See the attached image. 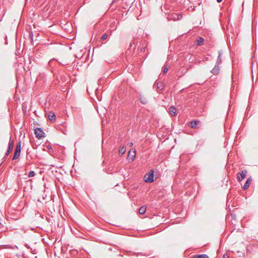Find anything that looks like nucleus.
Segmentation results:
<instances>
[{"instance_id": "obj_1", "label": "nucleus", "mask_w": 258, "mask_h": 258, "mask_svg": "<svg viewBox=\"0 0 258 258\" xmlns=\"http://www.w3.org/2000/svg\"><path fill=\"white\" fill-rule=\"evenodd\" d=\"M182 17L181 14H177L176 13H169L167 15V19L169 21H177L181 19Z\"/></svg>"}, {"instance_id": "obj_2", "label": "nucleus", "mask_w": 258, "mask_h": 258, "mask_svg": "<svg viewBox=\"0 0 258 258\" xmlns=\"http://www.w3.org/2000/svg\"><path fill=\"white\" fill-rule=\"evenodd\" d=\"M154 170H151L148 173L144 176V180L146 182L151 183L154 181Z\"/></svg>"}, {"instance_id": "obj_3", "label": "nucleus", "mask_w": 258, "mask_h": 258, "mask_svg": "<svg viewBox=\"0 0 258 258\" xmlns=\"http://www.w3.org/2000/svg\"><path fill=\"white\" fill-rule=\"evenodd\" d=\"M35 134L36 135V137L39 139H42L44 137V133L43 131V130L40 128L37 127L35 130Z\"/></svg>"}, {"instance_id": "obj_4", "label": "nucleus", "mask_w": 258, "mask_h": 258, "mask_svg": "<svg viewBox=\"0 0 258 258\" xmlns=\"http://www.w3.org/2000/svg\"><path fill=\"white\" fill-rule=\"evenodd\" d=\"M247 172L246 170H242L237 174V179L239 181H241L242 179L244 178L246 175Z\"/></svg>"}, {"instance_id": "obj_5", "label": "nucleus", "mask_w": 258, "mask_h": 258, "mask_svg": "<svg viewBox=\"0 0 258 258\" xmlns=\"http://www.w3.org/2000/svg\"><path fill=\"white\" fill-rule=\"evenodd\" d=\"M8 149L6 153V156H8L10 153L12 151V149L14 147V141L13 140L10 139L9 142Z\"/></svg>"}, {"instance_id": "obj_6", "label": "nucleus", "mask_w": 258, "mask_h": 258, "mask_svg": "<svg viewBox=\"0 0 258 258\" xmlns=\"http://www.w3.org/2000/svg\"><path fill=\"white\" fill-rule=\"evenodd\" d=\"M252 178L251 177H248L243 186V189L244 190L247 189L249 187Z\"/></svg>"}, {"instance_id": "obj_7", "label": "nucleus", "mask_w": 258, "mask_h": 258, "mask_svg": "<svg viewBox=\"0 0 258 258\" xmlns=\"http://www.w3.org/2000/svg\"><path fill=\"white\" fill-rule=\"evenodd\" d=\"M169 112L172 116H176L177 115L176 108L173 106H171L169 108Z\"/></svg>"}, {"instance_id": "obj_8", "label": "nucleus", "mask_w": 258, "mask_h": 258, "mask_svg": "<svg viewBox=\"0 0 258 258\" xmlns=\"http://www.w3.org/2000/svg\"><path fill=\"white\" fill-rule=\"evenodd\" d=\"M139 98L140 102L143 104H146L148 103V99L147 97L141 94L139 95Z\"/></svg>"}, {"instance_id": "obj_9", "label": "nucleus", "mask_w": 258, "mask_h": 258, "mask_svg": "<svg viewBox=\"0 0 258 258\" xmlns=\"http://www.w3.org/2000/svg\"><path fill=\"white\" fill-rule=\"evenodd\" d=\"M219 70H220V66L218 65V64H215V67L211 71V72L214 75H217L219 73Z\"/></svg>"}, {"instance_id": "obj_10", "label": "nucleus", "mask_w": 258, "mask_h": 258, "mask_svg": "<svg viewBox=\"0 0 258 258\" xmlns=\"http://www.w3.org/2000/svg\"><path fill=\"white\" fill-rule=\"evenodd\" d=\"M222 52L221 51H219L218 52V56L217 57V61L216 64H218V65H220V64L222 62Z\"/></svg>"}, {"instance_id": "obj_11", "label": "nucleus", "mask_w": 258, "mask_h": 258, "mask_svg": "<svg viewBox=\"0 0 258 258\" xmlns=\"http://www.w3.org/2000/svg\"><path fill=\"white\" fill-rule=\"evenodd\" d=\"M126 152V147L125 146H122L120 147L118 150V154L120 156H122L123 154L125 153Z\"/></svg>"}, {"instance_id": "obj_12", "label": "nucleus", "mask_w": 258, "mask_h": 258, "mask_svg": "<svg viewBox=\"0 0 258 258\" xmlns=\"http://www.w3.org/2000/svg\"><path fill=\"white\" fill-rule=\"evenodd\" d=\"M48 117L49 119L51 121H54L55 120V115L54 112H50L48 115Z\"/></svg>"}, {"instance_id": "obj_13", "label": "nucleus", "mask_w": 258, "mask_h": 258, "mask_svg": "<svg viewBox=\"0 0 258 258\" xmlns=\"http://www.w3.org/2000/svg\"><path fill=\"white\" fill-rule=\"evenodd\" d=\"M20 153L21 151L18 150L17 149H15L14 156L13 157V160H15L18 158L20 156Z\"/></svg>"}, {"instance_id": "obj_14", "label": "nucleus", "mask_w": 258, "mask_h": 258, "mask_svg": "<svg viewBox=\"0 0 258 258\" xmlns=\"http://www.w3.org/2000/svg\"><path fill=\"white\" fill-rule=\"evenodd\" d=\"M156 84H157V87L158 88V89L160 90H162L163 89V88H164V85H163V83L161 82H155V84L154 85H155Z\"/></svg>"}, {"instance_id": "obj_15", "label": "nucleus", "mask_w": 258, "mask_h": 258, "mask_svg": "<svg viewBox=\"0 0 258 258\" xmlns=\"http://www.w3.org/2000/svg\"><path fill=\"white\" fill-rule=\"evenodd\" d=\"M204 42V39L200 37L197 40V43L198 45H202Z\"/></svg>"}, {"instance_id": "obj_16", "label": "nucleus", "mask_w": 258, "mask_h": 258, "mask_svg": "<svg viewBox=\"0 0 258 258\" xmlns=\"http://www.w3.org/2000/svg\"><path fill=\"white\" fill-rule=\"evenodd\" d=\"M146 211V207L145 206H142L140 208L139 210V212L140 214L143 215L144 214Z\"/></svg>"}, {"instance_id": "obj_17", "label": "nucleus", "mask_w": 258, "mask_h": 258, "mask_svg": "<svg viewBox=\"0 0 258 258\" xmlns=\"http://www.w3.org/2000/svg\"><path fill=\"white\" fill-rule=\"evenodd\" d=\"M128 156V157H131L132 160L133 161L135 159V157H136V151L135 150L133 152V154L131 153V151H129Z\"/></svg>"}, {"instance_id": "obj_18", "label": "nucleus", "mask_w": 258, "mask_h": 258, "mask_svg": "<svg viewBox=\"0 0 258 258\" xmlns=\"http://www.w3.org/2000/svg\"><path fill=\"white\" fill-rule=\"evenodd\" d=\"M198 123L199 121L198 120H194L191 121L190 126L192 128H196Z\"/></svg>"}, {"instance_id": "obj_19", "label": "nucleus", "mask_w": 258, "mask_h": 258, "mask_svg": "<svg viewBox=\"0 0 258 258\" xmlns=\"http://www.w3.org/2000/svg\"><path fill=\"white\" fill-rule=\"evenodd\" d=\"M21 142L20 141H19L16 145V147L15 149H17L18 150L21 151Z\"/></svg>"}, {"instance_id": "obj_20", "label": "nucleus", "mask_w": 258, "mask_h": 258, "mask_svg": "<svg viewBox=\"0 0 258 258\" xmlns=\"http://www.w3.org/2000/svg\"><path fill=\"white\" fill-rule=\"evenodd\" d=\"M108 38V35L106 33L103 34L101 37V40H105Z\"/></svg>"}, {"instance_id": "obj_21", "label": "nucleus", "mask_w": 258, "mask_h": 258, "mask_svg": "<svg viewBox=\"0 0 258 258\" xmlns=\"http://www.w3.org/2000/svg\"><path fill=\"white\" fill-rule=\"evenodd\" d=\"M35 175V173L34 171H31L29 172V173H28V176L29 177H32L33 176H34Z\"/></svg>"}, {"instance_id": "obj_22", "label": "nucleus", "mask_w": 258, "mask_h": 258, "mask_svg": "<svg viewBox=\"0 0 258 258\" xmlns=\"http://www.w3.org/2000/svg\"><path fill=\"white\" fill-rule=\"evenodd\" d=\"M168 70V68L166 66H164V69L163 71V74H166Z\"/></svg>"}, {"instance_id": "obj_23", "label": "nucleus", "mask_w": 258, "mask_h": 258, "mask_svg": "<svg viewBox=\"0 0 258 258\" xmlns=\"http://www.w3.org/2000/svg\"><path fill=\"white\" fill-rule=\"evenodd\" d=\"M136 254L138 256H145L146 255V254H145L142 252L137 253Z\"/></svg>"}, {"instance_id": "obj_24", "label": "nucleus", "mask_w": 258, "mask_h": 258, "mask_svg": "<svg viewBox=\"0 0 258 258\" xmlns=\"http://www.w3.org/2000/svg\"><path fill=\"white\" fill-rule=\"evenodd\" d=\"M131 253V251H126L125 252V254L126 255H130V254Z\"/></svg>"}, {"instance_id": "obj_25", "label": "nucleus", "mask_w": 258, "mask_h": 258, "mask_svg": "<svg viewBox=\"0 0 258 258\" xmlns=\"http://www.w3.org/2000/svg\"><path fill=\"white\" fill-rule=\"evenodd\" d=\"M25 246L27 248H30V246L29 245H28V244H25Z\"/></svg>"}, {"instance_id": "obj_26", "label": "nucleus", "mask_w": 258, "mask_h": 258, "mask_svg": "<svg viewBox=\"0 0 258 258\" xmlns=\"http://www.w3.org/2000/svg\"><path fill=\"white\" fill-rule=\"evenodd\" d=\"M133 145V143L131 142V143H130V147H132Z\"/></svg>"}, {"instance_id": "obj_27", "label": "nucleus", "mask_w": 258, "mask_h": 258, "mask_svg": "<svg viewBox=\"0 0 258 258\" xmlns=\"http://www.w3.org/2000/svg\"><path fill=\"white\" fill-rule=\"evenodd\" d=\"M217 2L220 3L222 1V0H217Z\"/></svg>"}, {"instance_id": "obj_28", "label": "nucleus", "mask_w": 258, "mask_h": 258, "mask_svg": "<svg viewBox=\"0 0 258 258\" xmlns=\"http://www.w3.org/2000/svg\"><path fill=\"white\" fill-rule=\"evenodd\" d=\"M223 258H226L225 256V255H223Z\"/></svg>"}]
</instances>
